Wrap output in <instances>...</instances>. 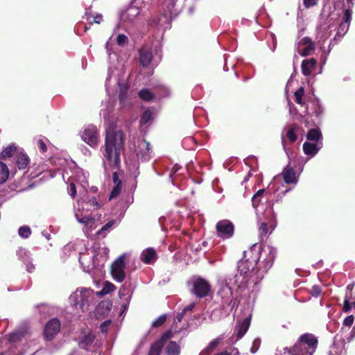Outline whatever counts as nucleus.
Segmentation results:
<instances>
[{"mask_svg":"<svg viewBox=\"0 0 355 355\" xmlns=\"http://www.w3.org/2000/svg\"><path fill=\"white\" fill-rule=\"evenodd\" d=\"M125 135L121 130L110 127L106 130L104 157L112 167L119 168L120 155L124 150Z\"/></svg>","mask_w":355,"mask_h":355,"instance_id":"obj_1","label":"nucleus"},{"mask_svg":"<svg viewBox=\"0 0 355 355\" xmlns=\"http://www.w3.org/2000/svg\"><path fill=\"white\" fill-rule=\"evenodd\" d=\"M193 288L191 292L199 298H202L209 295L211 290L209 283L201 278L197 277L192 281Z\"/></svg>","mask_w":355,"mask_h":355,"instance_id":"obj_2","label":"nucleus"},{"mask_svg":"<svg viewBox=\"0 0 355 355\" xmlns=\"http://www.w3.org/2000/svg\"><path fill=\"white\" fill-rule=\"evenodd\" d=\"M89 291L87 290L80 292L76 291L71 295L69 300L76 308H79L85 311L89 306Z\"/></svg>","mask_w":355,"mask_h":355,"instance_id":"obj_3","label":"nucleus"},{"mask_svg":"<svg viewBox=\"0 0 355 355\" xmlns=\"http://www.w3.org/2000/svg\"><path fill=\"white\" fill-rule=\"evenodd\" d=\"M61 324L57 318L51 319L45 325L44 329V337L47 341L52 340L60 332Z\"/></svg>","mask_w":355,"mask_h":355,"instance_id":"obj_4","label":"nucleus"},{"mask_svg":"<svg viewBox=\"0 0 355 355\" xmlns=\"http://www.w3.org/2000/svg\"><path fill=\"white\" fill-rule=\"evenodd\" d=\"M311 347V338L309 334L302 335L293 350L295 355H309L308 347Z\"/></svg>","mask_w":355,"mask_h":355,"instance_id":"obj_5","label":"nucleus"},{"mask_svg":"<svg viewBox=\"0 0 355 355\" xmlns=\"http://www.w3.org/2000/svg\"><path fill=\"white\" fill-rule=\"evenodd\" d=\"M173 336L171 330L166 331L162 337L151 344L148 355H160L162 349L167 340Z\"/></svg>","mask_w":355,"mask_h":355,"instance_id":"obj_6","label":"nucleus"},{"mask_svg":"<svg viewBox=\"0 0 355 355\" xmlns=\"http://www.w3.org/2000/svg\"><path fill=\"white\" fill-rule=\"evenodd\" d=\"M96 339V334L92 331H86L83 329L80 331L78 338V347L81 349L88 350Z\"/></svg>","mask_w":355,"mask_h":355,"instance_id":"obj_7","label":"nucleus"},{"mask_svg":"<svg viewBox=\"0 0 355 355\" xmlns=\"http://www.w3.org/2000/svg\"><path fill=\"white\" fill-rule=\"evenodd\" d=\"M216 230L220 237L230 238L234 234V225L229 220H220L216 225Z\"/></svg>","mask_w":355,"mask_h":355,"instance_id":"obj_8","label":"nucleus"},{"mask_svg":"<svg viewBox=\"0 0 355 355\" xmlns=\"http://www.w3.org/2000/svg\"><path fill=\"white\" fill-rule=\"evenodd\" d=\"M82 138L90 146H95L98 143V139L96 128L90 126L86 128L83 132Z\"/></svg>","mask_w":355,"mask_h":355,"instance_id":"obj_9","label":"nucleus"},{"mask_svg":"<svg viewBox=\"0 0 355 355\" xmlns=\"http://www.w3.org/2000/svg\"><path fill=\"white\" fill-rule=\"evenodd\" d=\"M30 327L28 322H24L17 330L9 334V341L17 343L29 333Z\"/></svg>","mask_w":355,"mask_h":355,"instance_id":"obj_10","label":"nucleus"},{"mask_svg":"<svg viewBox=\"0 0 355 355\" xmlns=\"http://www.w3.org/2000/svg\"><path fill=\"white\" fill-rule=\"evenodd\" d=\"M322 135L318 128H312V157L322 148Z\"/></svg>","mask_w":355,"mask_h":355,"instance_id":"obj_11","label":"nucleus"},{"mask_svg":"<svg viewBox=\"0 0 355 355\" xmlns=\"http://www.w3.org/2000/svg\"><path fill=\"white\" fill-rule=\"evenodd\" d=\"M138 8L135 5H132L125 11L122 12L120 16V19L124 22H132L134 19L139 15Z\"/></svg>","mask_w":355,"mask_h":355,"instance_id":"obj_12","label":"nucleus"},{"mask_svg":"<svg viewBox=\"0 0 355 355\" xmlns=\"http://www.w3.org/2000/svg\"><path fill=\"white\" fill-rule=\"evenodd\" d=\"M153 54L150 49L147 47H143L139 50L140 64L143 67H147L151 62Z\"/></svg>","mask_w":355,"mask_h":355,"instance_id":"obj_13","label":"nucleus"},{"mask_svg":"<svg viewBox=\"0 0 355 355\" xmlns=\"http://www.w3.org/2000/svg\"><path fill=\"white\" fill-rule=\"evenodd\" d=\"M150 151V143L143 139L139 142L138 150L137 151V156H140L144 160L148 159Z\"/></svg>","mask_w":355,"mask_h":355,"instance_id":"obj_14","label":"nucleus"},{"mask_svg":"<svg viewBox=\"0 0 355 355\" xmlns=\"http://www.w3.org/2000/svg\"><path fill=\"white\" fill-rule=\"evenodd\" d=\"M283 180L286 184L296 183L297 178L293 167L287 165L282 171Z\"/></svg>","mask_w":355,"mask_h":355,"instance_id":"obj_15","label":"nucleus"},{"mask_svg":"<svg viewBox=\"0 0 355 355\" xmlns=\"http://www.w3.org/2000/svg\"><path fill=\"white\" fill-rule=\"evenodd\" d=\"M112 307V302L110 300L100 302L96 307V313L99 315H107Z\"/></svg>","mask_w":355,"mask_h":355,"instance_id":"obj_16","label":"nucleus"},{"mask_svg":"<svg viewBox=\"0 0 355 355\" xmlns=\"http://www.w3.org/2000/svg\"><path fill=\"white\" fill-rule=\"evenodd\" d=\"M141 260L146 263H152L157 259L156 251L154 248H149L141 254Z\"/></svg>","mask_w":355,"mask_h":355,"instance_id":"obj_17","label":"nucleus"},{"mask_svg":"<svg viewBox=\"0 0 355 355\" xmlns=\"http://www.w3.org/2000/svg\"><path fill=\"white\" fill-rule=\"evenodd\" d=\"M180 346L175 341H170L165 348L166 355H180Z\"/></svg>","mask_w":355,"mask_h":355,"instance_id":"obj_18","label":"nucleus"},{"mask_svg":"<svg viewBox=\"0 0 355 355\" xmlns=\"http://www.w3.org/2000/svg\"><path fill=\"white\" fill-rule=\"evenodd\" d=\"M250 327V319L245 318L241 323H240L238 326H236V329L237 330V338H241L247 332L248 328Z\"/></svg>","mask_w":355,"mask_h":355,"instance_id":"obj_19","label":"nucleus"},{"mask_svg":"<svg viewBox=\"0 0 355 355\" xmlns=\"http://www.w3.org/2000/svg\"><path fill=\"white\" fill-rule=\"evenodd\" d=\"M119 98L120 103L122 105H125L126 97H127V92L128 90V87L127 85L124 83H119Z\"/></svg>","mask_w":355,"mask_h":355,"instance_id":"obj_20","label":"nucleus"},{"mask_svg":"<svg viewBox=\"0 0 355 355\" xmlns=\"http://www.w3.org/2000/svg\"><path fill=\"white\" fill-rule=\"evenodd\" d=\"M29 158L26 154L21 153L17 157L16 164L19 169H24L27 166Z\"/></svg>","mask_w":355,"mask_h":355,"instance_id":"obj_21","label":"nucleus"},{"mask_svg":"<svg viewBox=\"0 0 355 355\" xmlns=\"http://www.w3.org/2000/svg\"><path fill=\"white\" fill-rule=\"evenodd\" d=\"M9 176V170L6 164L0 162V184L4 183Z\"/></svg>","mask_w":355,"mask_h":355,"instance_id":"obj_22","label":"nucleus"},{"mask_svg":"<svg viewBox=\"0 0 355 355\" xmlns=\"http://www.w3.org/2000/svg\"><path fill=\"white\" fill-rule=\"evenodd\" d=\"M17 147L15 145H10L7 146L0 154L1 159H6L13 156L14 153L16 152Z\"/></svg>","mask_w":355,"mask_h":355,"instance_id":"obj_23","label":"nucleus"},{"mask_svg":"<svg viewBox=\"0 0 355 355\" xmlns=\"http://www.w3.org/2000/svg\"><path fill=\"white\" fill-rule=\"evenodd\" d=\"M125 256L121 255L118 257L112 264L111 270L125 268Z\"/></svg>","mask_w":355,"mask_h":355,"instance_id":"obj_24","label":"nucleus"},{"mask_svg":"<svg viewBox=\"0 0 355 355\" xmlns=\"http://www.w3.org/2000/svg\"><path fill=\"white\" fill-rule=\"evenodd\" d=\"M113 278L119 282H122L125 278L124 269L111 270Z\"/></svg>","mask_w":355,"mask_h":355,"instance_id":"obj_25","label":"nucleus"},{"mask_svg":"<svg viewBox=\"0 0 355 355\" xmlns=\"http://www.w3.org/2000/svg\"><path fill=\"white\" fill-rule=\"evenodd\" d=\"M265 192V189H259L258 191H257V193L252 196V206L254 207V208H257L260 202H261V197L263 196V193Z\"/></svg>","mask_w":355,"mask_h":355,"instance_id":"obj_26","label":"nucleus"},{"mask_svg":"<svg viewBox=\"0 0 355 355\" xmlns=\"http://www.w3.org/2000/svg\"><path fill=\"white\" fill-rule=\"evenodd\" d=\"M250 270V266L246 261L241 260L238 262V272L241 275L247 274Z\"/></svg>","mask_w":355,"mask_h":355,"instance_id":"obj_27","label":"nucleus"},{"mask_svg":"<svg viewBox=\"0 0 355 355\" xmlns=\"http://www.w3.org/2000/svg\"><path fill=\"white\" fill-rule=\"evenodd\" d=\"M138 95L142 100L146 101H150L153 98V94L147 89H141Z\"/></svg>","mask_w":355,"mask_h":355,"instance_id":"obj_28","label":"nucleus"},{"mask_svg":"<svg viewBox=\"0 0 355 355\" xmlns=\"http://www.w3.org/2000/svg\"><path fill=\"white\" fill-rule=\"evenodd\" d=\"M311 129L308 130L306 137L308 141H306L303 145V149L305 153V154L309 155H311Z\"/></svg>","mask_w":355,"mask_h":355,"instance_id":"obj_29","label":"nucleus"},{"mask_svg":"<svg viewBox=\"0 0 355 355\" xmlns=\"http://www.w3.org/2000/svg\"><path fill=\"white\" fill-rule=\"evenodd\" d=\"M302 71L304 75L309 76L311 74V60H304L302 63Z\"/></svg>","mask_w":355,"mask_h":355,"instance_id":"obj_30","label":"nucleus"},{"mask_svg":"<svg viewBox=\"0 0 355 355\" xmlns=\"http://www.w3.org/2000/svg\"><path fill=\"white\" fill-rule=\"evenodd\" d=\"M19 235L24 239H27L31 234V230L28 226H21L18 230Z\"/></svg>","mask_w":355,"mask_h":355,"instance_id":"obj_31","label":"nucleus"},{"mask_svg":"<svg viewBox=\"0 0 355 355\" xmlns=\"http://www.w3.org/2000/svg\"><path fill=\"white\" fill-rule=\"evenodd\" d=\"M304 94V89L303 87H300L299 89H297L295 93V102L298 104L302 105V96Z\"/></svg>","mask_w":355,"mask_h":355,"instance_id":"obj_32","label":"nucleus"},{"mask_svg":"<svg viewBox=\"0 0 355 355\" xmlns=\"http://www.w3.org/2000/svg\"><path fill=\"white\" fill-rule=\"evenodd\" d=\"M304 44H307V46L303 49L302 52L300 54L302 56H306L309 54V51H311V39L309 37H304L302 40Z\"/></svg>","mask_w":355,"mask_h":355,"instance_id":"obj_33","label":"nucleus"},{"mask_svg":"<svg viewBox=\"0 0 355 355\" xmlns=\"http://www.w3.org/2000/svg\"><path fill=\"white\" fill-rule=\"evenodd\" d=\"M167 316L166 314L159 316L155 321L152 324V327L157 328L161 327L166 320Z\"/></svg>","mask_w":355,"mask_h":355,"instance_id":"obj_34","label":"nucleus"},{"mask_svg":"<svg viewBox=\"0 0 355 355\" xmlns=\"http://www.w3.org/2000/svg\"><path fill=\"white\" fill-rule=\"evenodd\" d=\"M116 42L119 46H123L128 44V38L123 34H119L116 37Z\"/></svg>","mask_w":355,"mask_h":355,"instance_id":"obj_35","label":"nucleus"},{"mask_svg":"<svg viewBox=\"0 0 355 355\" xmlns=\"http://www.w3.org/2000/svg\"><path fill=\"white\" fill-rule=\"evenodd\" d=\"M353 306V303H350L348 297L346 296L344 300V304L343 306V311L345 313H349Z\"/></svg>","mask_w":355,"mask_h":355,"instance_id":"obj_36","label":"nucleus"},{"mask_svg":"<svg viewBox=\"0 0 355 355\" xmlns=\"http://www.w3.org/2000/svg\"><path fill=\"white\" fill-rule=\"evenodd\" d=\"M115 289V286L108 282H106L103 287V293H109Z\"/></svg>","mask_w":355,"mask_h":355,"instance_id":"obj_37","label":"nucleus"},{"mask_svg":"<svg viewBox=\"0 0 355 355\" xmlns=\"http://www.w3.org/2000/svg\"><path fill=\"white\" fill-rule=\"evenodd\" d=\"M151 112L150 110H146L141 118V123L143 124L147 123L151 118Z\"/></svg>","mask_w":355,"mask_h":355,"instance_id":"obj_38","label":"nucleus"},{"mask_svg":"<svg viewBox=\"0 0 355 355\" xmlns=\"http://www.w3.org/2000/svg\"><path fill=\"white\" fill-rule=\"evenodd\" d=\"M354 322V316L353 315H350L347 316L343 322V325L344 327H350Z\"/></svg>","mask_w":355,"mask_h":355,"instance_id":"obj_39","label":"nucleus"},{"mask_svg":"<svg viewBox=\"0 0 355 355\" xmlns=\"http://www.w3.org/2000/svg\"><path fill=\"white\" fill-rule=\"evenodd\" d=\"M260 343H261L260 338H257L254 340V341L252 343V347L250 349L251 353L254 354L255 352H257V350L259 348Z\"/></svg>","mask_w":355,"mask_h":355,"instance_id":"obj_40","label":"nucleus"},{"mask_svg":"<svg viewBox=\"0 0 355 355\" xmlns=\"http://www.w3.org/2000/svg\"><path fill=\"white\" fill-rule=\"evenodd\" d=\"M286 137L291 142H294L296 141L297 135H295L293 128H290L288 130Z\"/></svg>","mask_w":355,"mask_h":355,"instance_id":"obj_41","label":"nucleus"},{"mask_svg":"<svg viewBox=\"0 0 355 355\" xmlns=\"http://www.w3.org/2000/svg\"><path fill=\"white\" fill-rule=\"evenodd\" d=\"M121 191V186H115V187L112 189L110 195V200L116 198L117 196L119 195Z\"/></svg>","mask_w":355,"mask_h":355,"instance_id":"obj_42","label":"nucleus"},{"mask_svg":"<svg viewBox=\"0 0 355 355\" xmlns=\"http://www.w3.org/2000/svg\"><path fill=\"white\" fill-rule=\"evenodd\" d=\"M311 103H312V109H313V108H314V107H315V105H317V106H318V109H315V115H316L317 116H318L320 115V114L322 112V108H321L320 105H319V103H318V99H313V98H312Z\"/></svg>","mask_w":355,"mask_h":355,"instance_id":"obj_43","label":"nucleus"},{"mask_svg":"<svg viewBox=\"0 0 355 355\" xmlns=\"http://www.w3.org/2000/svg\"><path fill=\"white\" fill-rule=\"evenodd\" d=\"M68 192L72 198H74L76 196V187L73 182H71L68 187Z\"/></svg>","mask_w":355,"mask_h":355,"instance_id":"obj_44","label":"nucleus"},{"mask_svg":"<svg viewBox=\"0 0 355 355\" xmlns=\"http://www.w3.org/2000/svg\"><path fill=\"white\" fill-rule=\"evenodd\" d=\"M322 294V288L320 286H313L312 287V297H318Z\"/></svg>","mask_w":355,"mask_h":355,"instance_id":"obj_45","label":"nucleus"},{"mask_svg":"<svg viewBox=\"0 0 355 355\" xmlns=\"http://www.w3.org/2000/svg\"><path fill=\"white\" fill-rule=\"evenodd\" d=\"M259 234L261 236H266L268 233V225L266 223H262L259 227Z\"/></svg>","mask_w":355,"mask_h":355,"instance_id":"obj_46","label":"nucleus"},{"mask_svg":"<svg viewBox=\"0 0 355 355\" xmlns=\"http://www.w3.org/2000/svg\"><path fill=\"white\" fill-rule=\"evenodd\" d=\"M76 218L79 223L85 225H87L89 220H92V218L89 216H83L80 218L78 214H76Z\"/></svg>","mask_w":355,"mask_h":355,"instance_id":"obj_47","label":"nucleus"},{"mask_svg":"<svg viewBox=\"0 0 355 355\" xmlns=\"http://www.w3.org/2000/svg\"><path fill=\"white\" fill-rule=\"evenodd\" d=\"M110 323H111L110 320H107L104 321L103 322H102L101 324V327H100L101 331L106 332L107 331V327L110 324Z\"/></svg>","mask_w":355,"mask_h":355,"instance_id":"obj_48","label":"nucleus"},{"mask_svg":"<svg viewBox=\"0 0 355 355\" xmlns=\"http://www.w3.org/2000/svg\"><path fill=\"white\" fill-rule=\"evenodd\" d=\"M351 19V12L349 10H345L344 12V16L343 18V21L345 23H349Z\"/></svg>","mask_w":355,"mask_h":355,"instance_id":"obj_49","label":"nucleus"},{"mask_svg":"<svg viewBox=\"0 0 355 355\" xmlns=\"http://www.w3.org/2000/svg\"><path fill=\"white\" fill-rule=\"evenodd\" d=\"M112 180H113L114 183L116 186H121V181L119 180L118 173L116 172L113 173Z\"/></svg>","mask_w":355,"mask_h":355,"instance_id":"obj_50","label":"nucleus"},{"mask_svg":"<svg viewBox=\"0 0 355 355\" xmlns=\"http://www.w3.org/2000/svg\"><path fill=\"white\" fill-rule=\"evenodd\" d=\"M90 205L96 206L97 209L101 207L100 204L98 202L96 198L95 197L92 198L87 202Z\"/></svg>","mask_w":355,"mask_h":355,"instance_id":"obj_51","label":"nucleus"},{"mask_svg":"<svg viewBox=\"0 0 355 355\" xmlns=\"http://www.w3.org/2000/svg\"><path fill=\"white\" fill-rule=\"evenodd\" d=\"M129 293V291L128 289L125 287V286H123L121 287L120 289H119V295L121 297L126 295L127 294H128Z\"/></svg>","mask_w":355,"mask_h":355,"instance_id":"obj_52","label":"nucleus"},{"mask_svg":"<svg viewBox=\"0 0 355 355\" xmlns=\"http://www.w3.org/2000/svg\"><path fill=\"white\" fill-rule=\"evenodd\" d=\"M218 339H215L213 341H211L209 344V346L207 347L208 349H213L214 348L216 347V346L218 345Z\"/></svg>","mask_w":355,"mask_h":355,"instance_id":"obj_53","label":"nucleus"},{"mask_svg":"<svg viewBox=\"0 0 355 355\" xmlns=\"http://www.w3.org/2000/svg\"><path fill=\"white\" fill-rule=\"evenodd\" d=\"M38 144L40 145V148L43 152H46L47 150V146L42 139H39Z\"/></svg>","mask_w":355,"mask_h":355,"instance_id":"obj_54","label":"nucleus"},{"mask_svg":"<svg viewBox=\"0 0 355 355\" xmlns=\"http://www.w3.org/2000/svg\"><path fill=\"white\" fill-rule=\"evenodd\" d=\"M195 306H196L195 303H191L189 305L184 307L182 311H184V313H186L189 311H192L193 309V308L195 307Z\"/></svg>","mask_w":355,"mask_h":355,"instance_id":"obj_55","label":"nucleus"},{"mask_svg":"<svg viewBox=\"0 0 355 355\" xmlns=\"http://www.w3.org/2000/svg\"><path fill=\"white\" fill-rule=\"evenodd\" d=\"M317 344H318L317 338L312 336V353L313 352V351L316 348Z\"/></svg>","mask_w":355,"mask_h":355,"instance_id":"obj_56","label":"nucleus"},{"mask_svg":"<svg viewBox=\"0 0 355 355\" xmlns=\"http://www.w3.org/2000/svg\"><path fill=\"white\" fill-rule=\"evenodd\" d=\"M185 313L182 311L181 313H179L176 316V320L180 322L184 315Z\"/></svg>","mask_w":355,"mask_h":355,"instance_id":"obj_57","label":"nucleus"},{"mask_svg":"<svg viewBox=\"0 0 355 355\" xmlns=\"http://www.w3.org/2000/svg\"><path fill=\"white\" fill-rule=\"evenodd\" d=\"M143 3V0H133L131 1L132 5H135L137 7L141 6Z\"/></svg>","mask_w":355,"mask_h":355,"instance_id":"obj_58","label":"nucleus"},{"mask_svg":"<svg viewBox=\"0 0 355 355\" xmlns=\"http://www.w3.org/2000/svg\"><path fill=\"white\" fill-rule=\"evenodd\" d=\"M113 224V222L112 221H110L109 223H107V224H105L102 228L101 230H100V232H103L104 230H107L108 228H110Z\"/></svg>","mask_w":355,"mask_h":355,"instance_id":"obj_59","label":"nucleus"},{"mask_svg":"<svg viewBox=\"0 0 355 355\" xmlns=\"http://www.w3.org/2000/svg\"><path fill=\"white\" fill-rule=\"evenodd\" d=\"M101 20H102V15H98L97 16H96L94 17V22L96 23V24H100Z\"/></svg>","mask_w":355,"mask_h":355,"instance_id":"obj_60","label":"nucleus"},{"mask_svg":"<svg viewBox=\"0 0 355 355\" xmlns=\"http://www.w3.org/2000/svg\"><path fill=\"white\" fill-rule=\"evenodd\" d=\"M228 354H231V355H239V352L236 348H233L231 349V352H228Z\"/></svg>","mask_w":355,"mask_h":355,"instance_id":"obj_61","label":"nucleus"},{"mask_svg":"<svg viewBox=\"0 0 355 355\" xmlns=\"http://www.w3.org/2000/svg\"><path fill=\"white\" fill-rule=\"evenodd\" d=\"M304 5L306 8H309L311 6V0H304Z\"/></svg>","mask_w":355,"mask_h":355,"instance_id":"obj_62","label":"nucleus"},{"mask_svg":"<svg viewBox=\"0 0 355 355\" xmlns=\"http://www.w3.org/2000/svg\"><path fill=\"white\" fill-rule=\"evenodd\" d=\"M214 355H231V354H228V352L227 351H223L220 353H218L216 354H214Z\"/></svg>","mask_w":355,"mask_h":355,"instance_id":"obj_63","label":"nucleus"},{"mask_svg":"<svg viewBox=\"0 0 355 355\" xmlns=\"http://www.w3.org/2000/svg\"><path fill=\"white\" fill-rule=\"evenodd\" d=\"M317 64V60L314 58H312V70L313 69L314 67Z\"/></svg>","mask_w":355,"mask_h":355,"instance_id":"obj_64","label":"nucleus"}]
</instances>
